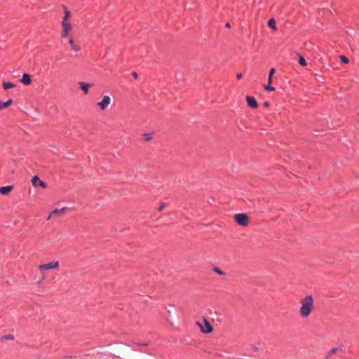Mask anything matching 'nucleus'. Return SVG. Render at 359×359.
I'll return each mask as SVG.
<instances>
[{
    "label": "nucleus",
    "mask_w": 359,
    "mask_h": 359,
    "mask_svg": "<svg viewBox=\"0 0 359 359\" xmlns=\"http://www.w3.org/2000/svg\"><path fill=\"white\" fill-rule=\"evenodd\" d=\"M299 316L303 318H308L314 309V299L309 294L300 299Z\"/></svg>",
    "instance_id": "nucleus-1"
},
{
    "label": "nucleus",
    "mask_w": 359,
    "mask_h": 359,
    "mask_svg": "<svg viewBox=\"0 0 359 359\" xmlns=\"http://www.w3.org/2000/svg\"><path fill=\"white\" fill-rule=\"evenodd\" d=\"M69 18H70V12L67 9H65V15H64L62 21V30L61 32L62 37L67 36L69 34V32L72 29V26L69 22Z\"/></svg>",
    "instance_id": "nucleus-2"
},
{
    "label": "nucleus",
    "mask_w": 359,
    "mask_h": 359,
    "mask_svg": "<svg viewBox=\"0 0 359 359\" xmlns=\"http://www.w3.org/2000/svg\"><path fill=\"white\" fill-rule=\"evenodd\" d=\"M234 219L238 224L242 226H247L249 224V217L245 213L236 214Z\"/></svg>",
    "instance_id": "nucleus-3"
},
{
    "label": "nucleus",
    "mask_w": 359,
    "mask_h": 359,
    "mask_svg": "<svg viewBox=\"0 0 359 359\" xmlns=\"http://www.w3.org/2000/svg\"><path fill=\"white\" fill-rule=\"evenodd\" d=\"M59 267L58 261H52L46 264H40L39 266V270L41 273H43L44 271L55 269Z\"/></svg>",
    "instance_id": "nucleus-4"
},
{
    "label": "nucleus",
    "mask_w": 359,
    "mask_h": 359,
    "mask_svg": "<svg viewBox=\"0 0 359 359\" xmlns=\"http://www.w3.org/2000/svg\"><path fill=\"white\" fill-rule=\"evenodd\" d=\"M111 103V98L109 95H104L102 100L97 103V106L101 110H105Z\"/></svg>",
    "instance_id": "nucleus-5"
},
{
    "label": "nucleus",
    "mask_w": 359,
    "mask_h": 359,
    "mask_svg": "<svg viewBox=\"0 0 359 359\" xmlns=\"http://www.w3.org/2000/svg\"><path fill=\"white\" fill-rule=\"evenodd\" d=\"M32 185L35 187H41L43 189H45L47 187V184L43 181L41 180L37 175H34L32 178Z\"/></svg>",
    "instance_id": "nucleus-6"
},
{
    "label": "nucleus",
    "mask_w": 359,
    "mask_h": 359,
    "mask_svg": "<svg viewBox=\"0 0 359 359\" xmlns=\"http://www.w3.org/2000/svg\"><path fill=\"white\" fill-rule=\"evenodd\" d=\"M246 101L248 104L252 109H256L258 107L257 102L254 97L248 96Z\"/></svg>",
    "instance_id": "nucleus-7"
},
{
    "label": "nucleus",
    "mask_w": 359,
    "mask_h": 359,
    "mask_svg": "<svg viewBox=\"0 0 359 359\" xmlns=\"http://www.w3.org/2000/svg\"><path fill=\"white\" fill-rule=\"evenodd\" d=\"M65 210V208H62L60 209H54L50 213V215L47 217L46 218V220H50V218L55 215H60V214H62L64 213Z\"/></svg>",
    "instance_id": "nucleus-8"
},
{
    "label": "nucleus",
    "mask_w": 359,
    "mask_h": 359,
    "mask_svg": "<svg viewBox=\"0 0 359 359\" xmlns=\"http://www.w3.org/2000/svg\"><path fill=\"white\" fill-rule=\"evenodd\" d=\"M204 323H205V327L201 326V331L203 333H210V332H212V330H213V328L211 326V325L206 320H204Z\"/></svg>",
    "instance_id": "nucleus-9"
},
{
    "label": "nucleus",
    "mask_w": 359,
    "mask_h": 359,
    "mask_svg": "<svg viewBox=\"0 0 359 359\" xmlns=\"http://www.w3.org/2000/svg\"><path fill=\"white\" fill-rule=\"evenodd\" d=\"M20 81L25 85H29L32 82L30 75L27 73L22 74Z\"/></svg>",
    "instance_id": "nucleus-10"
},
{
    "label": "nucleus",
    "mask_w": 359,
    "mask_h": 359,
    "mask_svg": "<svg viewBox=\"0 0 359 359\" xmlns=\"http://www.w3.org/2000/svg\"><path fill=\"white\" fill-rule=\"evenodd\" d=\"M69 43L71 46L72 50L75 52H79L81 50V47L74 43L73 37L71 36L69 40Z\"/></svg>",
    "instance_id": "nucleus-11"
},
{
    "label": "nucleus",
    "mask_w": 359,
    "mask_h": 359,
    "mask_svg": "<svg viewBox=\"0 0 359 359\" xmlns=\"http://www.w3.org/2000/svg\"><path fill=\"white\" fill-rule=\"evenodd\" d=\"M80 88L83 91L85 94H88L89 91L90 84L83 81L79 83Z\"/></svg>",
    "instance_id": "nucleus-12"
},
{
    "label": "nucleus",
    "mask_w": 359,
    "mask_h": 359,
    "mask_svg": "<svg viewBox=\"0 0 359 359\" xmlns=\"http://www.w3.org/2000/svg\"><path fill=\"white\" fill-rule=\"evenodd\" d=\"M13 187L11 185L1 187H0V194L2 195H6L13 189Z\"/></svg>",
    "instance_id": "nucleus-13"
},
{
    "label": "nucleus",
    "mask_w": 359,
    "mask_h": 359,
    "mask_svg": "<svg viewBox=\"0 0 359 359\" xmlns=\"http://www.w3.org/2000/svg\"><path fill=\"white\" fill-rule=\"evenodd\" d=\"M2 86L4 90H8L10 88H14L15 84L10 81H4L3 82Z\"/></svg>",
    "instance_id": "nucleus-14"
},
{
    "label": "nucleus",
    "mask_w": 359,
    "mask_h": 359,
    "mask_svg": "<svg viewBox=\"0 0 359 359\" xmlns=\"http://www.w3.org/2000/svg\"><path fill=\"white\" fill-rule=\"evenodd\" d=\"M11 103H12L11 99L8 100L6 102L0 101V110H2L8 107V106L11 105Z\"/></svg>",
    "instance_id": "nucleus-15"
},
{
    "label": "nucleus",
    "mask_w": 359,
    "mask_h": 359,
    "mask_svg": "<svg viewBox=\"0 0 359 359\" xmlns=\"http://www.w3.org/2000/svg\"><path fill=\"white\" fill-rule=\"evenodd\" d=\"M268 26L274 31L277 29V27L276 26V20L273 18H271L269 20Z\"/></svg>",
    "instance_id": "nucleus-16"
},
{
    "label": "nucleus",
    "mask_w": 359,
    "mask_h": 359,
    "mask_svg": "<svg viewBox=\"0 0 359 359\" xmlns=\"http://www.w3.org/2000/svg\"><path fill=\"white\" fill-rule=\"evenodd\" d=\"M274 73H275V69H273V68L271 69L269 71V76H268V83L269 84H271V83H272V78H273Z\"/></svg>",
    "instance_id": "nucleus-17"
},
{
    "label": "nucleus",
    "mask_w": 359,
    "mask_h": 359,
    "mask_svg": "<svg viewBox=\"0 0 359 359\" xmlns=\"http://www.w3.org/2000/svg\"><path fill=\"white\" fill-rule=\"evenodd\" d=\"M143 138L146 142L150 141L152 139V133H144Z\"/></svg>",
    "instance_id": "nucleus-18"
},
{
    "label": "nucleus",
    "mask_w": 359,
    "mask_h": 359,
    "mask_svg": "<svg viewBox=\"0 0 359 359\" xmlns=\"http://www.w3.org/2000/svg\"><path fill=\"white\" fill-rule=\"evenodd\" d=\"M338 350V348H331L329 352L327 353V357L329 358V357H331L332 355L335 354V353L337 352V351Z\"/></svg>",
    "instance_id": "nucleus-19"
},
{
    "label": "nucleus",
    "mask_w": 359,
    "mask_h": 359,
    "mask_svg": "<svg viewBox=\"0 0 359 359\" xmlns=\"http://www.w3.org/2000/svg\"><path fill=\"white\" fill-rule=\"evenodd\" d=\"M299 63L300 65H302L303 67H305V66L307 65L306 61L305 60V59L302 56H299Z\"/></svg>",
    "instance_id": "nucleus-20"
},
{
    "label": "nucleus",
    "mask_w": 359,
    "mask_h": 359,
    "mask_svg": "<svg viewBox=\"0 0 359 359\" xmlns=\"http://www.w3.org/2000/svg\"><path fill=\"white\" fill-rule=\"evenodd\" d=\"M264 90H265L266 91H269V92H271V91H274V90H275V88H274V87H273V86H271V84H269V83H268V84H267V85L264 86Z\"/></svg>",
    "instance_id": "nucleus-21"
},
{
    "label": "nucleus",
    "mask_w": 359,
    "mask_h": 359,
    "mask_svg": "<svg viewBox=\"0 0 359 359\" xmlns=\"http://www.w3.org/2000/svg\"><path fill=\"white\" fill-rule=\"evenodd\" d=\"M14 339L12 334H6L2 337V340H13Z\"/></svg>",
    "instance_id": "nucleus-22"
},
{
    "label": "nucleus",
    "mask_w": 359,
    "mask_h": 359,
    "mask_svg": "<svg viewBox=\"0 0 359 359\" xmlns=\"http://www.w3.org/2000/svg\"><path fill=\"white\" fill-rule=\"evenodd\" d=\"M340 60L344 64H348L349 62V60L344 55H341Z\"/></svg>",
    "instance_id": "nucleus-23"
},
{
    "label": "nucleus",
    "mask_w": 359,
    "mask_h": 359,
    "mask_svg": "<svg viewBox=\"0 0 359 359\" xmlns=\"http://www.w3.org/2000/svg\"><path fill=\"white\" fill-rule=\"evenodd\" d=\"M213 270L215 273H217L218 274H220V275L224 274L223 271L218 267H215Z\"/></svg>",
    "instance_id": "nucleus-24"
},
{
    "label": "nucleus",
    "mask_w": 359,
    "mask_h": 359,
    "mask_svg": "<svg viewBox=\"0 0 359 359\" xmlns=\"http://www.w3.org/2000/svg\"><path fill=\"white\" fill-rule=\"evenodd\" d=\"M165 207V203H161L160 205H159V207L158 208V211H161Z\"/></svg>",
    "instance_id": "nucleus-25"
},
{
    "label": "nucleus",
    "mask_w": 359,
    "mask_h": 359,
    "mask_svg": "<svg viewBox=\"0 0 359 359\" xmlns=\"http://www.w3.org/2000/svg\"><path fill=\"white\" fill-rule=\"evenodd\" d=\"M242 76H243V75H242V74H241V73H238V74H236V78H237L238 79H241L242 78Z\"/></svg>",
    "instance_id": "nucleus-26"
},
{
    "label": "nucleus",
    "mask_w": 359,
    "mask_h": 359,
    "mask_svg": "<svg viewBox=\"0 0 359 359\" xmlns=\"http://www.w3.org/2000/svg\"><path fill=\"white\" fill-rule=\"evenodd\" d=\"M133 76H134L135 79H137L138 77V74L135 72H133Z\"/></svg>",
    "instance_id": "nucleus-27"
},
{
    "label": "nucleus",
    "mask_w": 359,
    "mask_h": 359,
    "mask_svg": "<svg viewBox=\"0 0 359 359\" xmlns=\"http://www.w3.org/2000/svg\"><path fill=\"white\" fill-rule=\"evenodd\" d=\"M225 26L227 27V28H229L231 27V25L229 22H226Z\"/></svg>",
    "instance_id": "nucleus-28"
},
{
    "label": "nucleus",
    "mask_w": 359,
    "mask_h": 359,
    "mask_svg": "<svg viewBox=\"0 0 359 359\" xmlns=\"http://www.w3.org/2000/svg\"><path fill=\"white\" fill-rule=\"evenodd\" d=\"M264 104L265 107H268L269 106V103L268 102H265Z\"/></svg>",
    "instance_id": "nucleus-29"
},
{
    "label": "nucleus",
    "mask_w": 359,
    "mask_h": 359,
    "mask_svg": "<svg viewBox=\"0 0 359 359\" xmlns=\"http://www.w3.org/2000/svg\"><path fill=\"white\" fill-rule=\"evenodd\" d=\"M45 278V275L43 274L42 276V279L43 280Z\"/></svg>",
    "instance_id": "nucleus-30"
}]
</instances>
